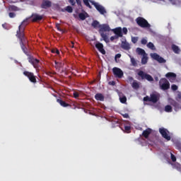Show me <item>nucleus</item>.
<instances>
[{"mask_svg":"<svg viewBox=\"0 0 181 181\" xmlns=\"http://www.w3.org/2000/svg\"><path fill=\"white\" fill-rule=\"evenodd\" d=\"M25 22H28V19L24 20L22 24L18 26V30H17L16 36L18 37L20 40V45L23 53H25L26 56H29V52H28V48L26 47L28 40H26V37H25V25H23Z\"/></svg>","mask_w":181,"mask_h":181,"instance_id":"nucleus-1","label":"nucleus"},{"mask_svg":"<svg viewBox=\"0 0 181 181\" xmlns=\"http://www.w3.org/2000/svg\"><path fill=\"white\" fill-rule=\"evenodd\" d=\"M111 28H110V25L108 24H103L99 25V32L100 33V36L105 42L106 43H108L110 42V40H108V36H107V34L104 33V32H110Z\"/></svg>","mask_w":181,"mask_h":181,"instance_id":"nucleus-2","label":"nucleus"},{"mask_svg":"<svg viewBox=\"0 0 181 181\" xmlns=\"http://www.w3.org/2000/svg\"><path fill=\"white\" fill-rule=\"evenodd\" d=\"M23 74L28 78L30 83H33V84H36L37 83V76H35V74L33 72L24 71Z\"/></svg>","mask_w":181,"mask_h":181,"instance_id":"nucleus-3","label":"nucleus"},{"mask_svg":"<svg viewBox=\"0 0 181 181\" xmlns=\"http://www.w3.org/2000/svg\"><path fill=\"white\" fill-rule=\"evenodd\" d=\"M160 88L163 90H169L170 88V83L165 78H162L159 81Z\"/></svg>","mask_w":181,"mask_h":181,"instance_id":"nucleus-4","label":"nucleus"},{"mask_svg":"<svg viewBox=\"0 0 181 181\" xmlns=\"http://www.w3.org/2000/svg\"><path fill=\"white\" fill-rule=\"evenodd\" d=\"M136 22L140 28H151V24L148 23V21H146L145 18L142 17H138L136 19Z\"/></svg>","mask_w":181,"mask_h":181,"instance_id":"nucleus-5","label":"nucleus"},{"mask_svg":"<svg viewBox=\"0 0 181 181\" xmlns=\"http://www.w3.org/2000/svg\"><path fill=\"white\" fill-rule=\"evenodd\" d=\"M144 101L148 103H158L159 101V95L153 93L150 95L149 96H146L144 98Z\"/></svg>","mask_w":181,"mask_h":181,"instance_id":"nucleus-6","label":"nucleus"},{"mask_svg":"<svg viewBox=\"0 0 181 181\" xmlns=\"http://www.w3.org/2000/svg\"><path fill=\"white\" fill-rule=\"evenodd\" d=\"M57 103L63 107L64 108H66L67 107H71V105L73 104V100L71 99H66L63 100L62 99H57Z\"/></svg>","mask_w":181,"mask_h":181,"instance_id":"nucleus-7","label":"nucleus"},{"mask_svg":"<svg viewBox=\"0 0 181 181\" xmlns=\"http://www.w3.org/2000/svg\"><path fill=\"white\" fill-rule=\"evenodd\" d=\"M91 4L93 5V6H95V9L98 11L100 15H105V13H107L105 8H104V6H101L100 4L95 1H91Z\"/></svg>","mask_w":181,"mask_h":181,"instance_id":"nucleus-8","label":"nucleus"},{"mask_svg":"<svg viewBox=\"0 0 181 181\" xmlns=\"http://www.w3.org/2000/svg\"><path fill=\"white\" fill-rule=\"evenodd\" d=\"M138 76L141 77V80H147L148 81H153L152 76L144 72V71H139L137 73Z\"/></svg>","mask_w":181,"mask_h":181,"instance_id":"nucleus-9","label":"nucleus"},{"mask_svg":"<svg viewBox=\"0 0 181 181\" xmlns=\"http://www.w3.org/2000/svg\"><path fill=\"white\" fill-rule=\"evenodd\" d=\"M112 71L115 77H117V78H122V77H124V71H122L121 69L114 67Z\"/></svg>","mask_w":181,"mask_h":181,"instance_id":"nucleus-10","label":"nucleus"},{"mask_svg":"<svg viewBox=\"0 0 181 181\" xmlns=\"http://www.w3.org/2000/svg\"><path fill=\"white\" fill-rule=\"evenodd\" d=\"M28 62H29V63H30V64H32L33 66V67L35 69H39V63L40 62V61L39 59L30 56L28 57Z\"/></svg>","mask_w":181,"mask_h":181,"instance_id":"nucleus-11","label":"nucleus"},{"mask_svg":"<svg viewBox=\"0 0 181 181\" xmlns=\"http://www.w3.org/2000/svg\"><path fill=\"white\" fill-rule=\"evenodd\" d=\"M159 132L161 134L163 138L166 139L167 141H170L171 138L169 136V131L165 128H160Z\"/></svg>","mask_w":181,"mask_h":181,"instance_id":"nucleus-12","label":"nucleus"},{"mask_svg":"<svg viewBox=\"0 0 181 181\" xmlns=\"http://www.w3.org/2000/svg\"><path fill=\"white\" fill-rule=\"evenodd\" d=\"M28 19H32V22H40L43 19V16L39 15L36 13H33Z\"/></svg>","mask_w":181,"mask_h":181,"instance_id":"nucleus-13","label":"nucleus"},{"mask_svg":"<svg viewBox=\"0 0 181 181\" xmlns=\"http://www.w3.org/2000/svg\"><path fill=\"white\" fill-rule=\"evenodd\" d=\"M151 56L152 59H153V60H156L158 63H166V60L163 59V57L158 54L157 53L151 54Z\"/></svg>","mask_w":181,"mask_h":181,"instance_id":"nucleus-14","label":"nucleus"},{"mask_svg":"<svg viewBox=\"0 0 181 181\" xmlns=\"http://www.w3.org/2000/svg\"><path fill=\"white\" fill-rule=\"evenodd\" d=\"M95 47L102 54H105V49H104V45L103 43L100 42H96Z\"/></svg>","mask_w":181,"mask_h":181,"instance_id":"nucleus-15","label":"nucleus"},{"mask_svg":"<svg viewBox=\"0 0 181 181\" xmlns=\"http://www.w3.org/2000/svg\"><path fill=\"white\" fill-rule=\"evenodd\" d=\"M52 6V1L49 0H44L41 4V8L42 9H47Z\"/></svg>","mask_w":181,"mask_h":181,"instance_id":"nucleus-16","label":"nucleus"},{"mask_svg":"<svg viewBox=\"0 0 181 181\" xmlns=\"http://www.w3.org/2000/svg\"><path fill=\"white\" fill-rule=\"evenodd\" d=\"M112 32L118 37H122V28L121 27L116 28L113 29Z\"/></svg>","mask_w":181,"mask_h":181,"instance_id":"nucleus-17","label":"nucleus"},{"mask_svg":"<svg viewBox=\"0 0 181 181\" xmlns=\"http://www.w3.org/2000/svg\"><path fill=\"white\" fill-rule=\"evenodd\" d=\"M150 134H152V129L150 128H148L143 132L142 136H144L146 139H148V138H149Z\"/></svg>","mask_w":181,"mask_h":181,"instance_id":"nucleus-18","label":"nucleus"},{"mask_svg":"<svg viewBox=\"0 0 181 181\" xmlns=\"http://www.w3.org/2000/svg\"><path fill=\"white\" fill-rule=\"evenodd\" d=\"M121 47L122 49H124V50H129V49H131V45H129V43L126 41H122Z\"/></svg>","mask_w":181,"mask_h":181,"instance_id":"nucleus-19","label":"nucleus"},{"mask_svg":"<svg viewBox=\"0 0 181 181\" xmlns=\"http://www.w3.org/2000/svg\"><path fill=\"white\" fill-rule=\"evenodd\" d=\"M165 77L170 80H176V74L173 72H168L165 74Z\"/></svg>","mask_w":181,"mask_h":181,"instance_id":"nucleus-20","label":"nucleus"},{"mask_svg":"<svg viewBox=\"0 0 181 181\" xmlns=\"http://www.w3.org/2000/svg\"><path fill=\"white\" fill-rule=\"evenodd\" d=\"M8 11L10 12H18L21 11V8L19 7L15 6V5H10L8 6Z\"/></svg>","mask_w":181,"mask_h":181,"instance_id":"nucleus-21","label":"nucleus"},{"mask_svg":"<svg viewBox=\"0 0 181 181\" xmlns=\"http://www.w3.org/2000/svg\"><path fill=\"white\" fill-rule=\"evenodd\" d=\"M170 104H171L173 107H174L175 110H179V108H181L180 105L175 100H171L170 102Z\"/></svg>","mask_w":181,"mask_h":181,"instance_id":"nucleus-22","label":"nucleus"},{"mask_svg":"<svg viewBox=\"0 0 181 181\" xmlns=\"http://www.w3.org/2000/svg\"><path fill=\"white\" fill-rule=\"evenodd\" d=\"M95 99L97 101H104V95L102 93H96L95 95Z\"/></svg>","mask_w":181,"mask_h":181,"instance_id":"nucleus-23","label":"nucleus"},{"mask_svg":"<svg viewBox=\"0 0 181 181\" xmlns=\"http://www.w3.org/2000/svg\"><path fill=\"white\" fill-rule=\"evenodd\" d=\"M171 47L174 53L179 54V53L180 52V49H179V47L177 45L173 44Z\"/></svg>","mask_w":181,"mask_h":181,"instance_id":"nucleus-24","label":"nucleus"},{"mask_svg":"<svg viewBox=\"0 0 181 181\" xmlns=\"http://www.w3.org/2000/svg\"><path fill=\"white\" fill-rule=\"evenodd\" d=\"M172 166L173 169H176L178 172H180L181 173V165L179 163H173Z\"/></svg>","mask_w":181,"mask_h":181,"instance_id":"nucleus-25","label":"nucleus"},{"mask_svg":"<svg viewBox=\"0 0 181 181\" xmlns=\"http://www.w3.org/2000/svg\"><path fill=\"white\" fill-rule=\"evenodd\" d=\"M83 1L84 5H86V6L89 8V9L93 8V6H91V5H90V3L91 4V2H95L94 1H93V0H83Z\"/></svg>","mask_w":181,"mask_h":181,"instance_id":"nucleus-26","label":"nucleus"},{"mask_svg":"<svg viewBox=\"0 0 181 181\" xmlns=\"http://www.w3.org/2000/svg\"><path fill=\"white\" fill-rule=\"evenodd\" d=\"M129 57H130L132 66H133L134 67L138 66V62L135 60V58H134V57H132L131 55H129Z\"/></svg>","mask_w":181,"mask_h":181,"instance_id":"nucleus-27","label":"nucleus"},{"mask_svg":"<svg viewBox=\"0 0 181 181\" xmlns=\"http://www.w3.org/2000/svg\"><path fill=\"white\" fill-rule=\"evenodd\" d=\"M88 15V14L87 13H80L78 14V18L81 19V21H86Z\"/></svg>","mask_w":181,"mask_h":181,"instance_id":"nucleus-28","label":"nucleus"},{"mask_svg":"<svg viewBox=\"0 0 181 181\" xmlns=\"http://www.w3.org/2000/svg\"><path fill=\"white\" fill-rule=\"evenodd\" d=\"M132 88H134V90H138L139 88V82L136 81H134V82L132 84Z\"/></svg>","mask_w":181,"mask_h":181,"instance_id":"nucleus-29","label":"nucleus"},{"mask_svg":"<svg viewBox=\"0 0 181 181\" xmlns=\"http://www.w3.org/2000/svg\"><path fill=\"white\" fill-rule=\"evenodd\" d=\"M136 52H137L138 54H141V56H145V54H146L145 50L143 49L142 48H137Z\"/></svg>","mask_w":181,"mask_h":181,"instance_id":"nucleus-30","label":"nucleus"},{"mask_svg":"<svg viewBox=\"0 0 181 181\" xmlns=\"http://www.w3.org/2000/svg\"><path fill=\"white\" fill-rule=\"evenodd\" d=\"M148 63V57L144 55L141 59V64H146Z\"/></svg>","mask_w":181,"mask_h":181,"instance_id":"nucleus-31","label":"nucleus"},{"mask_svg":"<svg viewBox=\"0 0 181 181\" xmlns=\"http://www.w3.org/2000/svg\"><path fill=\"white\" fill-rule=\"evenodd\" d=\"M165 112H172L173 108L172 106L168 105L165 107Z\"/></svg>","mask_w":181,"mask_h":181,"instance_id":"nucleus-32","label":"nucleus"},{"mask_svg":"<svg viewBox=\"0 0 181 181\" xmlns=\"http://www.w3.org/2000/svg\"><path fill=\"white\" fill-rule=\"evenodd\" d=\"M92 26L93 28H99L100 26V22H98V21H93L92 23Z\"/></svg>","mask_w":181,"mask_h":181,"instance_id":"nucleus-33","label":"nucleus"},{"mask_svg":"<svg viewBox=\"0 0 181 181\" xmlns=\"http://www.w3.org/2000/svg\"><path fill=\"white\" fill-rule=\"evenodd\" d=\"M147 47H148V49H151V50H155L156 49L155 47V45L152 42H148L147 44Z\"/></svg>","mask_w":181,"mask_h":181,"instance_id":"nucleus-34","label":"nucleus"},{"mask_svg":"<svg viewBox=\"0 0 181 181\" xmlns=\"http://www.w3.org/2000/svg\"><path fill=\"white\" fill-rule=\"evenodd\" d=\"M119 101L122 103V104H125V103H127V96L119 98Z\"/></svg>","mask_w":181,"mask_h":181,"instance_id":"nucleus-35","label":"nucleus"},{"mask_svg":"<svg viewBox=\"0 0 181 181\" xmlns=\"http://www.w3.org/2000/svg\"><path fill=\"white\" fill-rule=\"evenodd\" d=\"M66 12H69V13H71L73 12V7H71V6H67L66 7Z\"/></svg>","mask_w":181,"mask_h":181,"instance_id":"nucleus-36","label":"nucleus"},{"mask_svg":"<svg viewBox=\"0 0 181 181\" xmlns=\"http://www.w3.org/2000/svg\"><path fill=\"white\" fill-rule=\"evenodd\" d=\"M55 64V68L56 69H61L62 68V63L61 62H57V61L54 62Z\"/></svg>","mask_w":181,"mask_h":181,"instance_id":"nucleus-37","label":"nucleus"},{"mask_svg":"<svg viewBox=\"0 0 181 181\" xmlns=\"http://www.w3.org/2000/svg\"><path fill=\"white\" fill-rule=\"evenodd\" d=\"M8 16L11 18H16V13H15L14 12H10L8 13Z\"/></svg>","mask_w":181,"mask_h":181,"instance_id":"nucleus-38","label":"nucleus"},{"mask_svg":"<svg viewBox=\"0 0 181 181\" xmlns=\"http://www.w3.org/2000/svg\"><path fill=\"white\" fill-rule=\"evenodd\" d=\"M170 155L171 160L173 162H176V156H175L173 153H172L171 152L170 153Z\"/></svg>","mask_w":181,"mask_h":181,"instance_id":"nucleus-39","label":"nucleus"},{"mask_svg":"<svg viewBox=\"0 0 181 181\" xmlns=\"http://www.w3.org/2000/svg\"><path fill=\"white\" fill-rule=\"evenodd\" d=\"M138 39L139 37H132V43H136V42H138Z\"/></svg>","mask_w":181,"mask_h":181,"instance_id":"nucleus-40","label":"nucleus"},{"mask_svg":"<svg viewBox=\"0 0 181 181\" xmlns=\"http://www.w3.org/2000/svg\"><path fill=\"white\" fill-rule=\"evenodd\" d=\"M177 88H178V87L176 85H175V84L171 86V90H173V91L177 90Z\"/></svg>","mask_w":181,"mask_h":181,"instance_id":"nucleus-41","label":"nucleus"},{"mask_svg":"<svg viewBox=\"0 0 181 181\" xmlns=\"http://www.w3.org/2000/svg\"><path fill=\"white\" fill-rule=\"evenodd\" d=\"M176 101H178V103H180L181 100V93H178L177 97L175 98Z\"/></svg>","mask_w":181,"mask_h":181,"instance_id":"nucleus-42","label":"nucleus"},{"mask_svg":"<svg viewBox=\"0 0 181 181\" xmlns=\"http://www.w3.org/2000/svg\"><path fill=\"white\" fill-rule=\"evenodd\" d=\"M56 28L59 32H63V30L60 28V24L59 23H56Z\"/></svg>","mask_w":181,"mask_h":181,"instance_id":"nucleus-43","label":"nucleus"},{"mask_svg":"<svg viewBox=\"0 0 181 181\" xmlns=\"http://www.w3.org/2000/svg\"><path fill=\"white\" fill-rule=\"evenodd\" d=\"M141 45H146V43H148V40L145 38H142L141 40Z\"/></svg>","mask_w":181,"mask_h":181,"instance_id":"nucleus-44","label":"nucleus"},{"mask_svg":"<svg viewBox=\"0 0 181 181\" xmlns=\"http://www.w3.org/2000/svg\"><path fill=\"white\" fill-rule=\"evenodd\" d=\"M73 95L74 98H78V97H80V94L78 93V92H74Z\"/></svg>","mask_w":181,"mask_h":181,"instance_id":"nucleus-45","label":"nucleus"},{"mask_svg":"<svg viewBox=\"0 0 181 181\" xmlns=\"http://www.w3.org/2000/svg\"><path fill=\"white\" fill-rule=\"evenodd\" d=\"M52 53H56L57 54H60V51L57 49H54L52 50Z\"/></svg>","mask_w":181,"mask_h":181,"instance_id":"nucleus-46","label":"nucleus"},{"mask_svg":"<svg viewBox=\"0 0 181 181\" xmlns=\"http://www.w3.org/2000/svg\"><path fill=\"white\" fill-rule=\"evenodd\" d=\"M76 2L79 8H81V6H83L81 5V0H76Z\"/></svg>","mask_w":181,"mask_h":181,"instance_id":"nucleus-47","label":"nucleus"},{"mask_svg":"<svg viewBox=\"0 0 181 181\" xmlns=\"http://www.w3.org/2000/svg\"><path fill=\"white\" fill-rule=\"evenodd\" d=\"M122 32H123L124 35H127V33H128V29L127 28H123Z\"/></svg>","mask_w":181,"mask_h":181,"instance_id":"nucleus-48","label":"nucleus"},{"mask_svg":"<svg viewBox=\"0 0 181 181\" xmlns=\"http://www.w3.org/2000/svg\"><path fill=\"white\" fill-rule=\"evenodd\" d=\"M117 38H118V37L117 35L112 36V37H110V40H111V42H113V40H115Z\"/></svg>","mask_w":181,"mask_h":181,"instance_id":"nucleus-49","label":"nucleus"},{"mask_svg":"<svg viewBox=\"0 0 181 181\" xmlns=\"http://www.w3.org/2000/svg\"><path fill=\"white\" fill-rule=\"evenodd\" d=\"M176 148L181 152V144H177L176 145Z\"/></svg>","mask_w":181,"mask_h":181,"instance_id":"nucleus-50","label":"nucleus"},{"mask_svg":"<svg viewBox=\"0 0 181 181\" xmlns=\"http://www.w3.org/2000/svg\"><path fill=\"white\" fill-rule=\"evenodd\" d=\"M69 3L71 4V5H72V6H74V5H76V1H74V0H69Z\"/></svg>","mask_w":181,"mask_h":181,"instance_id":"nucleus-51","label":"nucleus"},{"mask_svg":"<svg viewBox=\"0 0 181 181\" xmlns=\"http://www.w3.org/2000/svg\"><path fill=\"white\" fill-rule=\"evenodd\" d=\"M124 129H125V131H131V127H129V126H125L124 127Z\"/></svg>","mask_w":181,"mask_h":181,"instance_id":"nucleus-52","label":"nucleus"},{"mask_svg":"<svg viewBox=\"0 0 181 181\" xmlns=\"http://www.w3.org/2000/svg\"><path fill=\"white\" fill-rule=\"evenodd\" d=\"M124 118H129V115H128V113H126L124 115H122Z\"/></svg>","mask_w":181,"mask_h":181,"instance_id":"nucleus-53","label":"nucleus"},{"mask_svg":"<svg viewBox=\"0 0 181 181\" xmlns=\"http://www.w3.org/2000/svg\"><path fill=\"white\" fill-rule=\"evenodd\" d=\"M121 57V54H117L115 55V59H119Z\"/></svg>","mask_w":181,"mask_h":181,"instance_id":"nucleus-54","label":"nucleus"},{"mask_svg":"<svg viewBox=\"0 0 181 181\" xmlns=\"http://www.w3.org/2000/svg\"><path fill=\"white\" fill-rule=\"evenodd\" d=\"M109 84H110L111 86H114L115 84V81L109 82Z\"/></svg>","mask_w":181,"mask_h":181,"instance_id":"nucleus-55","label":"nucleus"},{"mask_svg":"<svg viewBox=\"0 0 181 181\" xmlns=\"http://www.w3.org/2000/svg\"><path fill=\"white\" fill-rule=\"evenodd\" d=\"M2 26L4 29H6V23L2 24Z\"/></svg>","mask_w":181,"mask_h":181,"instance_id":"nucleus-56","label":"nucleus"},{"mask_svg":"<svg viewBox=\"0 0 181 181\" xmlns=\"http://www.w3.org/2000/svg\"><path fill=\"white\" fill-rule=\"evenodd\" d=\"M129 81H134V78H132V76H130V77L129 78Z\"/></svg>","mask_w":181,"mask_h":181,"instance_id":"nucleus-57","label":"nucleus"},{"mask_svg":"<svg viewBox=\"0 0 181 181\" xmlns=\"http://www.w3.org/2000/svg\"><path fill=\"white\" fill-rule=\"evenodd\" d=\"M33 1H27V4H32Z\"/></svg>","mask_w":181,"mask_h":181,"instance_id":"nucleus-58","label":"nucleus"}]
</instances>
